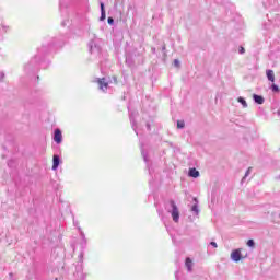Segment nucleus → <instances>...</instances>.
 Instances as JSON below:
<instances>
[{
  "mask_svg": "<svg viewBox=\"0 0 280 280\" xmlns=\"http://www.w3.org/2000/svg\"><path fill=\"white\" fill-rule=\"evenodd\" d=\"M54 141L55 143H62V131L60 129L55 130V136H54Z\"/></svg>",
  "mask_w": 280,
  "mask_h": 280,
  "instance_id": "nucleus-3",
  "label": "nucleus"
},
{
  "mask_svg": "<svg viewBox=\"0 0 280 280\" xmlns=\"http://www.w3.org/2000/svg\"><path fill=\"white\" fill-rule=\"evenodd\" d=\"M233 261H240L242 259V249H235L231 253Z\"/></svg>",
  "mask_w": 280,
  "mask_h": 280,
  "instance_id": "nucleus-2",
  "label": "nucleus"
},
{
  "mask_svg": "<svg viewBox=\"0 0 280 280\" xmlns=\"http://www.w3.org/2000/svg\"><path fill=\"white\" fill-rule=\"evenodd\" d=\"M107 23H108L109 25H113V23H115V20H113V18H108V19H107Z\"/></svg>",
  "mask_w": 280,
  "mask_h": 280,
  "instance_id": "nucleus-15",
  "label": "nucleus"
},
{
  "mask_svg": "<svg viewBox=\"0 0 280 280\" xmlns=\"http://www.w3.org/2000/svg\"><path fill=\"white\" fill-rule=\"evenodd\" d=\"M101 12H106V10L104 9V3L101 2Z\"/></svg>",
  "mask_w": 280,
  "mask_h": 280,
  "instance_id": "nucleus-19",
  "label": "nucleus"
},
{
  "mask_svg": "<svg viewBox=\"0 0 280 280\" xmlns=\"http://www.w3.org/2000/svg\"><path fill=\"white\" fill-rule=\"evenodd\" d=\"M97 84L100 85L101 91H106V89H108V82H106V78L98 79Z\"/></svg>",
  "mask_w": 280,
  "mask_h": 280,
  "instance_id": "nucleus-4",
  "label": "nucleus"
},
{
  "mask_svg": "<svg viewBox=\"0 0 280 280\" xmlns=\"http://www.w3.org/2000/svg\"><path fill=\"white\" fill-rule=\"evenodd\" d=\"M185 266L189 272L194 270V260L191 258H186Z\"/></svg>",
  "mask_w": 280,
  "mask_h": 280,
  "instance_id": "nucleus-6",
  "label": "nucleus"
},
{
  "mask_svg": "<svg viewBox=\"0 0 280 280\" xmlns=\"http://www.w3.org/2000/svg\"><path fill=\"white\" fill-rule=\"evenodd\" d=\"M271 90H272L275 93H279V86H277V84H272V85H271Z\"/></svg>",
  "mask_w": 280,
  "mask_h": 280,
  "instance_id": "nucleus-13",
  "label": "nucleus"
},
{
  "mask_svg": "<svg viewBox=\"0 0 280 280\" xmlns=\"http://www.w3.org/2000/svg\"><path fill=\"white\" fill-rule=\"evenodd\" d=\"M248 172H250V167L248 168L247 174H248Z\"/></svg>",
  "mask_w": 280,
  "mask_h": 280,
  "instance_id": "nucleus-21",
  "label": "nucleus"
},
{
  "mask_svg": "<svg viewBox=\"0 0 280 280\" xmlns=\"http://www.w3.org/2000/svg\"><path fill=\"white\" fill-rule=\"evenodd\" d=\"M210 245L213 246V248H218V243L215 242H211Z\"/></svg>",
  "mask_w": 280,
  "mask_h": 280,
  "instance_id": "nucleus-18",
  "label": "nucleus"
},
{
  "mask_svg": "<svg viewBox=\"0 0 280 280\" xmlns=\"http://www.w3.org/2000/svg\"><path fill=\"white\" fill-rule=\"evenodd\" d=\"M246 49H244V47L240 48V54H245Z\"/></svg>",
  "mask_w": 280,
  "mask_h": 280,
  "instance_id": "nucleus-20",
  "label": "nucleus"
},
{
  "mask_svg": "<svg viewBox=\"0 0 280 280\" xmlns=\"http://www.w3.org/2000/svg\"><path fill=\"white\" fill-rule=\"evenodd\" d=\"M106 20V11L101 12V21Z\"/></svg>",
  "mask_w": 280,
  "mask_h": 280,
  "instance_id": "nucleus-14",
  "label": "nucleus"
},
{
  "mask_svg": "<svg viewBox=\"0 0 280 280\" xmlns=\"http://www.w3.org/2000/svg\"><path fill=\"white\" fill-rule=\"evenodd\" d=\"M58 165H60V156H52V170H58Z\"/></svg>",
  "mask_w": 280,
  "mask_h": 280,
  "instance_id": "nucleus-5",
  "label": "nucleus"
},
{
  "mask_svg": "<svg viewBox=\"0 0 280 280\" xmlns=\"http://www.w3.org/2000/svg\"><path fill=\"white\" fill-rule=\"evenodd\" d=\"M170 205H171V207L173 209L172 218H173L174 222H178V220L180 218V212H178V207L176 206V202H174V200H171Z\"/></svg>",
  "mask_w": 280,
  "mask_h": 280,
  "instance_id": "nucleus-1",
  "label": "nucleus"
},
{
  "mask_svg": "<svg viewBox=\"0 0 280 280\" xmlns=\"http://www.w3.org/2000/svg\"><path fill=\"white\" fill-rule=\"evenodd\" d=\"M267 79L269 82H275V71L273 70H267L266 71Z\"/></svg>",
  "mask_w": 280,
  "mask_h": 280,
  "instance_id": "nucleus-8",
  "label": "nucleus"
},
{
  "mask_svg": "<svg viewBox=\"0 0 280 280\" xmlns=\"http://www.w3.org/2000/svg\"><path fill=\"white\" fill-rule=\"evenodd\" d=\"M247 246H248L249 248H255V241H254V240H248V241H247Z\"/></svg>",
  "mask_w": 280,
  "mask_h": 280,
  "instance_id": "nucleus-10",
  "label": "nucleus"
},
{
  "mask_svg": "<svg viewBox=\"0 0 280 280\" xmlns=\"http://www.w3.org/2000/svg\"><path fill=\"white\" fill-rule=\"evenodd\" d=\"M177 128H185V121L184 120H178L177 121Z\"/></svg>",
  "mask_w": 280,
  "mask_h": 280,
  "instance_id": "nucleus-12",
  "label": "nucleus"
},
{
  "mask_svg": "<svg viewBox=\"0 0 280 280\" xmlns=\"http://www.w3.org/2000/svg\"><path fill=\"white\" fill-rule=\"evenodd\" d=\"M253 97H254V102H256V104H264V101H265L264 96L254 94Z\"/></svg>",
  "mask_w": 280,
  "mask_h": 280,
  "instance_id": "nucleus-9",
  "label": "nucleus"
},
{
  "mask_svg": "<svg viewBox=\"0 0 280 280\" xmlns=\"http://www.w3.org/2000/svg\"><path fill=\"white\" fill-rule=\"evenodd\" d=\"M188 176H190L191 178H198V176H200V172H198V170L196 168H190Z\"/></svg>",
  "mask_w": 280,
  "mask_h": 280,
  "instance_id": "nucleus-7",
  "label": "nucleus"
},
{
  "mask_svg": "<svg viewBox=\"0 0 280 280\" xmlns=\"http://www.w3.org/2000/svg\"><path fill=\"white\" fill-rule=\"evenodd\" d=\"M191 211H194L195 213H198V206L197 205L192 206Z\"/></svg>",
  "mask_w": 280,
  "mask_h": 280,
  "instance_id": "nucleus-16",
  "label": "nucleus"
},
{
  "mask_svg": "<svg viewBox=\"0 0 280 280\" xmlns=\"http://www.w3.org/2000/svg\"><path fill=\"white\" fill-rule=\"evenodd\" d=\"M238 102H240V104H242L244 106V108H246V106H248V104H246V100H244L243 97H238Z\"/></svg>",
  "mask_w": 280,
  "mask_h": 280,
  "instance_id": "nucleus-11",
  "label": "nucleus"
},
{
  "mask_svg": "<svg viewBox=\"0 0 280 280\" xmlns=\"http://www.w3.org/2000/svg\"><path fill=\"white\" fill-rule=\"evenodd\" d=\"M174 65H175V67H180V61H178V59H175Z\"/></svg>",
  "mask_w": 280,
  "mask_h": 280,
  "instance_id": "nucleus-17",
  "label": "nucleus"
}]
</instances>
